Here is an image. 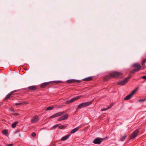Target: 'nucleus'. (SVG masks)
I'll return each instance as SVG.
<instances>
[{
    "label": "nucleus",
    "mask_w": 146,
    "mask_h": 146,
    "mask_svg": "<svg viewBox=\"0 0 146 146\" xmlns=\"http://www.w3.org/2000/svg\"><path fill=\"white\" fill-rule=\"evenodd\" d=\"M110 78H121L123 77V74L119 72H115L110 73Z\"/></svg>",
    "instance_id": "nucleus-1"
},
{
    "label": "nucleus",
    "mask_w": 146,
    "mask_h": 146,
    "mask_svg": "<svg viewBox=\"0 0 146 146\" xmlns=\"http://www.w3.org/2000/svg\"><path fill=\"white\" fill-rule=\"evenodd\" d=\"M92 103V102H91L82 103L78 105L77 110L80 109L82 108L85 107L87 106H89Z\"/></svg>",
    "instance_id": "nucleus-2"
},
{
    "label": "nucleus",
    "mask_w": 146,
    "mask_h": 146,
    "mask_svg": "<svg viewBox=\"0 0 146 146\" xmlns=\"http://www.w3.org/2000/svg\"><path fill=\"white\" fill-rule=\"evenodd\" d=\"M138 89V88H137L134 90L131 93L125 97L124 98V100H128L130 99L133 96L134 94L136 92Z\"/></svg>",
    "instance_id": "nucleus-3"
},
{
    "label": "nucleus",
    "mask_w": 146,
    "mask_h": 146,
    "mask_svg": "<svg viewBox=\"0 0 146 146\" xmlns=\"http://www.w3.org/2000/svg\"><path fill=\"white\" fill-rule=\"evenodd\" d=\"M130 78L131 77L130 76L127 77L123 81L118 82V84L120 85H124L129 80Z\"/></svg>",
    "instance_id": "nucleus-4"
},
{
    "label": "nucleus",
    "mask_w": 146,
    "mask_h": 146,
    "mask_svg": "<svg viewBox=\"0 0 146 146\" xmlns=\"http://www.w3.org/2000/svg\"><path fill=\"white\" fill-rule=\"evenodd\" d=\"M82 96H77L76 97L73 98L72 99L66 101V103L68 104L70 103H72L74 102L76 100L78 99L81 98Z\"/></svg>",
    "instance_id": "nucleus-5"
},
{
    "label": "nucleus",
    "mask_w": 146,
    "mask_h": 146,
    "mask_svg": "<svg viewBox=\"0 0 146 146\" xmlns=\"http://www.w3.org/2000/svg\"><path fill=\"white\" fill-rule=\"evenodd\" d=\"M103 140V139L101 138L97 137L93 141V142L95 144H99L101 143Z\"/></svg>",
    "instance_id": "nucleus-6"
},
{
    "label": "nucleus",
    "mask_w": 146,
    "mask_h": 146,
    "mask_svg": "<svg viewBox=\"0 0 146 146\" xmlns=\"http://www.w3.org/2000/svg\"><path fill=\"white\" fill-rule=\"evenodd\" d=\"M65 113L64 111H62L57 113L50 117V118H54L57 117L61 116Z\"/></svg>",
    "instance_id": "nucleus-7"
},
{
    "label": "nucleus",
    "mask_w": 146,
    "mask_h": 146,
    "mask_svg": "<svg viewBox=\"0 0 146 146\" xmlns=\"http://www.w3.org/2000/svg\"><path fill=\"white\" fill-rule=\"evenodd\" d=\"M68 114H66L65 115L62 116L61 117H59L58 119V121H60L61 120H65L68 118Z\"/></svg>",
    "instance_id": "nucleus-8"
},
{
    "label": "nucleus",
    "mask_w": 146,
    "mask_h": 146,
    "mask_svg": "<svg viewBox=\"0 0 146 146\" xmlns=\"http://www.w3.org/2000/svg\"><path fill=\"white\" fill-rule=\"evenodd\" d=\"M139 133V131L138 130H135L133 133L131 135V136L130 138V139H132L136 137L138 135V134Z\"/></svg>",
    "instance_id": "nucleus-9"
},
{
    "label": "nucleus",
    "mask_w": 146,
    "mask_h": 146,
    "mask_svg": "<svg viewBox=\"0 0 146 146\" xmlns=\"http://www.w3.org/2000/svg\"><path fill=\"white\" fill-rule=\"evenodd\" d=\"M81 81L78 80H76L74 79H71L69 80H68L66 81V82L69 83L71 84L72 83H80Z\"/></svg>",
    "instance_id": "nucleus-10"
},
{
    "label": "nucleus",
    "mask_w": 146,
    "mask_h": 146,
    "mask_svg": "<svg viewBox=\"0 0 146 146\" xmlns=\"http://www.w3.org/2000/svg\"><path fill=\"white\" fill-rule=\"evenodd\" d=\"M39 118L37 116H36L33 117L31 120V122L33 123H35L39 121Z\"/></svg>",
    "instance_id": "nucleus-11"
},
{
    "label": "nucleus",
    "mask_w": 146,
    "mask_h": 146,
    "mask_svg": "<svg viewBox=\"0 0 146 146\" xmlns=\"http://www.w3.org/2000/svg\"><path fill=\"white\" fill-rule=\"evenodd\" d=\"M133 66L134 68H137L136 69H139L140 70L143 69V68L139 63H135L133 64Z\"/></svg>",
    "instance_id": "nucleus-12"
},
{
    "label": "nucleus",
    "mask_w": 146,
    "mask_h": 146,
    "mask_svg": "<svg viewBox=\"0 0 146 146\" xmlns=\"http://www.w3.org/2000/svg\"><path fill=\"white\" fill-rule=\"evenodd\" d=\"M16 91H15L11 92L10 93L8 94L6 96V97L4 99V100H7V99L9 98L13 94L14 92H16Z\"/></svg>",
    "instance_id": "nucleus-13"
},
{
    "label": "nucleus",
    "mask_w": 146,
    "mask_h": 146,
    "mask_svg": "<svg viewBox=\"0 0 146 146\" xmlns=\"http://www.w3.org/2000/svg\"><path fill=\"white\" fill-rule=\"evenodd\" d=\"M27 88L29 90H34L37 89V87L36 86H29Z\"/></svg>",
    "instance_id": "nucleus-14"
},
{
    "label": "nucleus",
    "mask_w": 146,
    "mask_h": 146,
    "mask_svg": "<svg viewBox=\"0 0 146 146\" xmlns=\"http://www.w3.org/2000/svg\"><path fill=\"white\" fill-rule=\"evenodd\" d=\"M92 79V77L90 76L83 79L82 80L83 81H90Z\"/></svg>",
    "instance_id": "nucleus-15"
},
{
    "label": "nucleus",
    "mask_w": 146,
    "mask_h": 146,
    "mask_svg": "<svg viewBox=\"0 0 146 146\" xmlns=\"http://www.w3.org/2000/svg\"><path fill=\"white\" fill-rule=\"evenodd\" d=\"M49 83L48 82H46L40 85V86L41 88H44L46 85H48Z\"/></svg>",
    "instance_id": "nucleus-16"
},
{
    "label": "nucleus",
    "mask_w": 146,
    "mask_h": 146,
    "mask_svg": "<svg viewBox=\"0 0 146 146\" xmlns=\"http://www.w3.org/2000/svg\"><path fill=\"white\" fill-rule=\"evenodd\" d=\"M69 136L70 135H66L62 138L61 140L62 141L65 140L69 137Z\"/></svg>",
    "instance_id": "nucleus-17"
},
{
    "label": "nucleus",
    "mask_w": 146,
    "mask_h": 146,
    "mask_svg": "<svg viewBox=\"0 0 146 146\" xmlns=\"http://www.w3.org/2000/svg\"><path fill=\"white\" fill-rule=\"evenodd\" d=\"M140 70V69H135L133 70L129 73V75L130 74V73H134L135 72L139 71Z\"/></svg>",
    "instance_id": "nucleus-18"
},
{
    "label": "nucleus",
    "mask_w": 146,
    "mask_h": 146,
    "mask_svg": "<svg viewBox=\"0 0 146 146\" xmlns=\"http://www.w3.org/2000/svg\"><path fill=\"white\" fill-rule=\"evenodd\" d=\"M78 129H79V128H78V127H76L74 129H73L71 131V133H75V132L77 131L78 130Z\"/></svg>",
    "instance_id": "nucleus-19"
},
{
    "label": "nucleus",
    "mask_w": 146,
    "mask_h": 146,
    "mask_svg": "<svg viewBox=\"0 0 146 146\" xmlns=\"http://www.w3.org/2000/svg\"><path fill=\"white\" fill-rule=\"evenodd\" d=\"M146 62V59H145L143 60L142 62V65L143 67V69L145 68V64Z\"/></svg>",
    "instance_id": "nucleus-20"
},
{
    "label": "nucleus",
    "mask_w": 146,
    "mask_h": 146,
    "mask_svg": "<svg viewBox=\"0 0 146 146\" xmlns=\"http://www.w3.org/2000/svg\"><path fill=\"white\" fill-rule=\"evenodd\" d=\"M17 122H14L12 125H11V126L12 127V128H15L17 124Z\"/></svg>",
    "instance_id": "nucleus-21"
},
{
    "label": "nucleus",
    "mask_w": 146,
    "mask_h": 146,
    "mask_svg": "<svg viewBox=\"0 0 146 146\" xmlns=\"http://www.w3.org/2000/svg\"><path fill=\"white\" fill-rule=\"evenodd\" d=\"M54 107L53 106H49L48 107L46 110H50L53 109Z\"/></svg>",
    "instance_id": "nucleus-22"
},
{
    "label": "nucleus",
    "mask_w": 146,
    "mask_h": 146,
    "mask_svg": "<svg viewBox=\"0 0 146 146\" xmlns=\"http://www.w3.org/2000/svg\"><path fill=\"white\" fill-rule=\"evenodd\" d=\"M126 135H124L123 137H121L120 139V140L121 141H123V140L125 139L126 138Z\"/></svg>",
    "instance_id": "nucleus-23"
},
{
    "label": "nucleus",
    "mask_w": 146,
    "mask_h": 146,
    "mask_svg": "<svg viewBox=\"0 0 146 146\" xmlns=\"http://www.w3.org/2000/svg\"><path fill=\"white\" fill-rule=\"evenodd\" d=\"M109 76H105L104 77V80L105 81H107L109 80Z\"/></svg>",
    "instance_id": "nucleus-24"
},
{
    "label": "nucleus",
    "mask_w": 146,
    "mask_h": 146,
    "mask_svg": "<svg viewBox=\"0 0 146 146\" xmlns=\"http://www.w3.org/2000/svg\"><path fill=\"white\" fill-rule=\"evenodd\" d=\"M65 127V126L63 125H61L59 127V128L61 129H64Z\"/></svg>",
    "instance_id": "nucleus-25"
},
{
    "label": "nucleus",
    "mask_w": 146,
    "mask_h": 146,
    "mask_svg": "<svg viewBox=\"0 0 146 146\" xmlns=\"http://www.w3.org/2000/svg\"><path fill=\"white\" fill-rule=\"evenodd\" d=\"M3 132L4 134L6 135L8 133V131L7 130H3Z\"/></svg>",
    "instance_id": "nucleus-26"
},
{
    "label": "nucleus",
    "mask_w": 146,
    "mask_h": 146,
    "mask_svg": "<svg viewBox=\"0 0 146 146\" xmlns=\"http://www.w3.org/2000/svg\"><path fill=\"white\" fill-rule=\"evenodd\" d=\"M32 136L35 137L36 136V134L35 132H33L31 134Z\"/></svg>",
    "instance_id": "nucleus-27"
},
{
    "label": "nucleus",
    "mask_w": 146,
    "mask_h": 146,
    "mask_svg": "<svg viewBox=\"0 0 146 146\" xmlns=\"http://www.w3.org/2000/svg\"><path fill=\"white\" fill-rule=\"evenodd\" d=\"M58 125H59L58 124H56V125H54L53 126V128L55 129V128H56L58 126Z\"/></svg>",
    "instance_id": "nucleus-28"
},
{
    "label": "nucleus",
    "mask_w": 146,
    "mask_h": 146,
    "mask_svg": "<svg viewBox=\"0 0 146 146\" xmlns=\"http://www.w3.org/2000/svg\"><path fill=\"white\" fill-rule=\"evenodd\" d=\"M54 82L55 83L58 84V83H60L61 82V81H54Z\"/></svg>",
    "instance_id": "nucleus-29"
},
{
    "label": "nucleus",
    "mask_w": 146,
    "mask_h": 146,
    "mask_svg": "<svg viewBox=\"0 0 146 146\" xmlns=\"http://www.w3.org/2000/svg\"><path fill=\"white\" fill-rule=\"evenodd\" d=\"M22 104L21 102H19V103H15V105H21Z\"/></svg>",
    "instance_id": "nucleus-30"
},
{
    "label": "nucleus",
    "mask_w": 146,
    "mask_h": 146,
    "mask_svg": "<svg viewBox=\"0 0 146 146\" xmlns=\"http://www.w3.org/2000/svg\"><path fill=\"white\" fill-rule=\"evenodd\" d=\"M141 78L143 79L146 80V76H142L141 77Z\"/></svg>",
    "instance_id": "nucleus-31"
},
{
    "label": "nucleus",
    "mask_w": 146,
    "mask_h": 146,
    "mask_svg": "<svg viewBox=\"0 0 146 146\" xmlns=\"http://www.w3.org/2000/svg\"><path fill=\"white\" fill-rule=\"evenodd\" d=\"M146 100V99H142V100H139V102H144V101H145Z\"/></svg>",
    "instance_id": "nucleus-32"
},
{
    "label": "nucleus",
    "mask_w": 146,
    "mask_h": 146,
    "mask_svg": "<svg viewBox=\"0 0 146 146\" xmlns=\"http://www.w3.org/2000/svg\"><path fill=\"white\" fill-rule=\"evenodd\" d=\"M108 108L103 109H102V111H106V110H108Z\"/></svg>",
    "instance_id": "nucleus-33"
},
{
    "label": "nucleus",
    "mask_w": 146,
    "mask_h": 146,
    "mask_svg": "<svg viewBox=\"0 0 146 146\" xmlns=\"http://www.w3.org/2000/svg\"><path fill=\"white\" fill-rule=\"evenodd\" d=\"M13 144H10L8 145L7 146H12Z\"/></svg>",
    "instance_id": "nucleus-34"
},
{
    "label": "nucleus",
    "mask_w": 146,
    "mask_h": 146,
    "mask_svg": "<svg viewBox=\"0 0 146 146\" xmlns=\"http://www.w3.org/2000/svg\"><path fill=\"white\" fill-rule=\"evenodd\" d=\"M113 105V104H111V105H110V108Z\"/></svg>",
    "instance_id": "nucleus-35"
},
{
    "label": "nucleus",
    "mask_w": 146,
    "mask_h": 146,
    "mask_svg": "<svg viewBox=\"0 0 146 146\" xmlns=\"http://www.w3.org/2000/svg\"><path fill=\"white\" fill-rule=\"evenodd\" d=\"M11 110L12 111H13V112L14 111V110Z\"/></svg>",
    "instance_id": "nucleus-36"
},
{
    "label": "nucleus",
    "mask_w": 146,
    "mask_h": 146,
    "mask_svg": "<svg viewBox=\"0 0 146 146\" xmlns=\"http://www.w3.org/2000/svg\"><path fill=\"white\" fill-rule=\"evenodd\" d=\"M23 103L27 104V103H26V102H25Z\"/></svg>",
    "instance_id": "nucleus-37"
},
{
    "label": "nucleus",
    "mask_w": 146,
    "mask_h": 146,
    "mask_svg": "<svg viewBox=\"0 0 146 146\" xmlns=\"http://www.w3.org/2000/svg\"><path fill=\"white\" fill-rule=\"evenodd\" d=\"M19 135L20 136V134H19Z\"/></svg>",
    "instance_id": "nucleus-38"
}]
</instances>
